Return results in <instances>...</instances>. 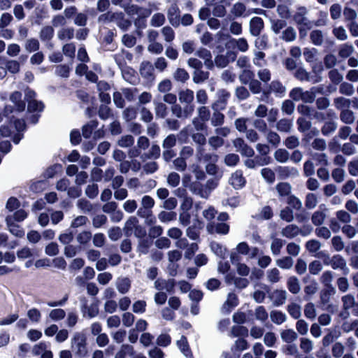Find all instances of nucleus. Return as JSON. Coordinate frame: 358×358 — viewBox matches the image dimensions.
Returning a JSON list of instances; mask_svg holds the SVG:
<instances>
[{"mask_svg": "<svg viewBox=\"0 0 358 358\" xmlns=\"http://www.w3.org/2000/svg\"><path fill=\"white\" fill-rule=\"evenodd\" d=\"M71 348L75 354L80 357H85L88 352L87 338L85 334L77 332L73 335Z\"/></svg>", "mask_w": 358, "mask_h": 358, "instance_id": "1", "label": "nucleus"}, {"mask_svg": "<svg viewBox=\"0 0 358 358\" xmlns=\"http://www.w3.org/2000/svg\"><path fill=\"white\" fill-rule=\"evenodd\" d=\"M27 124L24 119L15 118L10 120L8 124H3L0 127V134H20L26 130Z\"/></svg>", "mask_w": 358, "mask_h": 358, "instance_id": "2", "label": "nucleus"}, {"mask_svg": "<svg viewBox=\"0 0 358 358\" xmlns=\"http://www.w3.org/2000/svg\"><path fill=\"white\" fill-rule=\"evenodd\" d=\"M287 293L285 289H276L271 292L268 298L273 306L278 307L283 305L287 300Z\"/></svg>", "mask_w": 358, "mask_h": 358, "instance_id": "3", "label": "nucleus"}, {"mask_svg": "<svg viewBox=\"0 0 358 358\" xmlns=\"http://www.w3.org/2000/svg\"><path fill=\"white\" fill-rule=\"evenodd\" d=\"M217 96L218 99L213 104V108L215 110L225 109L230 93L225 89H221L217 91Z\"/></svg>", "mask_w": 358, "mask_h": 358, "instance_id": "4", "label": "nucleus"}, {"mask_svg": "<svg viewBox=\"0 0 358 358\" xmlns=\"http://www.w3.org/2000/svg\"><path fill=\"white\" fill-rule=\"evenodd\" d=\"M250 248L247 243L241 242L236 245V252H232L230 255V259L233 264L236 262H239V256L238 254L248 255L250 254Z\"/></svg>", "mask_w": 358, "mask_h": 358, "instance_id": "5", "label": "nucleus"}, {"mask_svg": "<svg viewBox=\"0 0 358 358\" xmlns=\"http://www.w3.org/2000/svg\"><path fill=\"white\" fill-rule=\"evenodd\" d=\"M167 16L171 24L177 27L180 24V9L178 5L174 3L171 5L167 11Z\"/></svg>", "mask_w": 358, "mask_h": 358, "instance_id": "6", "label": "nucleus"}, {"mask_svg": "<svg viewBox=\"0 0 358 358\" xmlns=\"http://www.w3.org/2000/svg\"><path fill=\"white\" fill-rule=\"evenodd\" d=\"M207 230L209 233H217L220 234H227L229 230V226L223 222H211L207 224Z\"/></svg>", "mask_w": 358, "mask_h": 358, "instance_id": "7", "label": "nucleus"}, {"mask_svg": "<svg viewBox=\"0 0 358 358\" xmlns=\"http://www.w3.org/2000/svg\"><path fill=\"white\" fill-rule=\"evenodd\" d=\"M238 305V299L236 294L229 293L227 295V300L224 303L222 307V312L223 313H229L232 309Z\"/></svg>", "mask_w": 358, "mask_h": 358, "instance_id": "8", "label": "nucleus"}, {"mask_svg": "<svg viewBox=\"0 0 358 358\" xmlns=\"http://www.w3.org/2000/svg\"><path fill=\"white\" fill-rule=\"evenodd\" d=\"M264 27V20L260 17H254L250 21V32L254 36H258Z\"/></svg>", "mask_w": 358, "mask_h": 358, "instance_id": "9", "label": "nucleus"}, {"mask_svg": "<svg viewBox=\"0 0 358 358\" xmlns=\"http://www.w3.org/2000/svg\"><path fill=\"white\" fill-rule=\"evenodd\" d=\"M141 204L143 208H140L137 214L141 217H145V214L148 213V210L152 208L155 205V200L148 195L143 196L141 199Z\"/></svg>", "mask_w": 358, "mask_h": 358, "instance_id": "10", "label": "nucleus"}, {"mask_svg": "<svg viewBox=\"0 0 358 358\" xmlns=\"http://www.w3.org/2000/svg\"><path fill=\"white\" fill-rule=\"evenodd\" d=\"M22 92L15 91L10 95V100L15 104V110L18 112H23L26 108V103L22 99Z\"/></svg>", "mask_w": 358, "mask_h": 358, "instance_id": "11", "label": "nucleus"}, {"mask_svg": "<svg viewBox=\"0 0 358 358\" xmlns=\"http://www.w3.org/2000/svg\"><path fill=\"white\" fill-rule=\"evenodd\" d=\"M229 182L234 187V188L238 189L245 186L246 180L243 177L241 171H236L234 173L231 174Z\"/></svg>", "mask_w": 358, "mask_h": 358, "instance_id": "12", "label": "nucleus"}, {"mask_svg": "<svg viewBox=\"0 0 358 358\" xmlns=\"http://www.w3.org/2000/svg\"><path fill=\"white\" fill-rule=\"evenodd\" d=\"M140 73L141 76L148 80H153L155 78L154 67L149 61H143L141 64Z\"/></svg>", "mask_w": 358, "mask_h": 358, "instance_id": "13", "label": "nucleus"}, {"mask_svg": "<svg viewBox=\"0 0 358 358\" xmlns=\"http://www.w3.org/2000/svg\"><path fill=\"white\" fill-rule=\"evenodd\" d=\"M116 36L117 33L115 32V29H108L101 40V44L106 46L110 45V47L108 48V50L114 51L117 48V45L113 43L114 37Z\"/></svg>", "mask_w": 358, "mask_h": 358, "instance_id": "14", "label": "nucleus"}, {"mask_svg": "<svg viewBox=\"0 0 358 358\" xmlns=\"http://www.w3.org/2000/svg\"><path fill=\"white\" fill-rule=\"evenodd\" d=\"M155 287L156 289L162 292L165 290L166 292H171L173 291L175 283L173 279L170 280H164L159 278L154 283Z\"/></svg>", "mask_w": 358, "mask_h": 358, "instance_id": "15", "label": "nucleus"}, {"mask_svg": "<svg viewBox=\"0 0 358 358\" xmlns=\"http://www.w3.org/2000/svg\"><path fill=\"white\" fill-rule=\"evenodd\" d=\"M226 282L228 284H234L238 289L245 288L249 285V280L248 279L236 277L231 273L226 276Z\"/></svg>", "mask_w": 358, "mask_h": 358, "instance_id": "16", "label": "nucleus"}, {"mask_svg": "<svg viewBox=\"0 0 358 358\" xmlns=\"http://www.w3.org/2000/svg\"><path fill=\"white\" fill-rule=\"evenodd\" d=\"M331 268L333 269H340L344 271L345 273H348L349 271L348 268L347 267V264L345 259L340 255H335L331 257Z\"/></svg>", "mask_w": 358, "mask_h": 358, "instance_id": "17", "label": "nucleus"}, {"mask_svg": "<svg viewBox=\"0 0 358 358\" xmlns=\"http://www.w3.org/2000/svg\"><path fill=\"white\" fill-rule=\"evenodd\" d=\"M131 282L129 278L126 277H120L116 280L115 286L117 291L122 294H124L129 292L131 288Z\"/></svg>", "mask_w": 358, "mask_h": 358, "instance_id": "18", "label": "nucleus"}, {"mask_svg": "<svg viewBox=\"0 0 358 358\" xmlns=\"http://www.w3.org/2000/svg\"><path fill=\"white\" fill-rule=\"evenodd\" d=\"M234 144L236 151L240 152L245 156L250 157L254 154L253 150L250 147L248 146L241 138H237L234 141Z\"/></svg>", "mask_w": 358, "mask_h": 358, "instance_id": "19", "label": "nucleus"}, {"mask_svg": "<svg viewBox=\"0 0 358 358\" xmlns=\"http://www.w3.org/2000/svg\"><path fill=\"white\" fill-rule=\"evenodd\" d=\"M6 222L7 224L8 231L13 235L20 238L22 237L24 235V230L19 225L15 224L13 220V217H6Z\"/></svg>", "mask_w": 358, "mask_h": 358, "instance_id": "20", "label": "nucleus"}, {"mask_svg": "<svg viewBox=\"0 0 358 358\" xmlns=\"http://www.w3.org/2000/svg\"><path fill=\"white\" fill-rule=\"evenodd\" d=\"M97 126L98 121L96 120H90L82 127V134H105L104 131L101 130L94 131Z\"/></svg>", "mask_w": 358, "mask_h": 358, "instance_id": "21", "label": "nucleus"}, {"mask_svg": "<svg viewBox=\"0 0 358 358\" xmlns=\"http://www.w3.org/2000/svg\"><path fill=\"white\" fill-rule=\"evenodd\" d=\"M81 311L84 316L87 315L90 318L96 316L99 313V308L96 304H91L87 306L86 301H83L81 306Z\"/></svg>", "mask_w": 358, "mask_h": 358, "instance_id": "22", "label": "nucleus"}, {"mask_svg": "<svg viewBox=\"0 0 358 358\" xmlns=\"http://www.w3.org/2000/svg\"><path fill=\"white\" fill-rule=\"evenodd\" d=\"M288 290L294 294H297L301 290V285L299 279L295 276H290L287 281Z\"/></svg>", "mask_w": 358, "mask_h": 358, "instance_id": "23", "label": "nucleus"}, {"mask_svg": "<svg viewBox=\"0 0 358 358\" xmlns=\"http://www.w3.org/2000/svg\"><path fill=\"white\" fill-rule=\"evenodd\" d=\"M138 220L134 217H130L125 222L124 231L126 236H129L133 234L134 230L138 226Z\"/></svg>", "mask_w": 358, "mask_h": 358, "instance_id": "24", "label": "nucleus"}, {"mask_svg": "<svg viewBox=\"0 0 358 358\" xmlns=\"http://www.w3.org/2000/svg\"><path fill=\"white\" fill-rule=\"evenodd\" d=\"M300 228L295 224H289L282 229L281 234L288 238H293L299 234Z\"/></svg>", "mask_w": 358, "mask_h": 358, "instance_id": "25", "label": "nucleus"}, {"mask_svg": "<svg viewBox=\"0 0 358 358\" xmlns=\"http://www.w3.org/2000/svg\"><path fill=\"white\" fill-rule=\"evenodd\" d=\"M134 356V350L133 346L128 344L122 345L120 350L117 352L115 355V358H126V357Z\"/></svg>", "mask_w": 358, "mask_h": 358, "instance_id": "26", "label": "nucleus"}, {"mask_svg": "<svg viewBox=\"0 0 358 358\" xmlns=\"http://www.w3.org/2000/svg\"><path fill=\"white\" fill-rule=\"evenodd\" d=\"M270 317L271 321L278 325L282 324L287 320L285 313L277 310H272L270 313Z\"/></svg>", "mask_w": 358, "mask_h": 358, "instance_id": "27", "label": "nucleus"}, {"mask_svg": "<svg viewBox=\"0 0 358 358\" xmlns=\"http://www.w3.org/2000/svg\"><path fill=\"white\" fill-rule=\"evenodd\" d=\"M297 110L299 113L302 114L303 115L311 117L312 116L314 117H317L319 114L322 115L321 113H319L314 109L311 108L307 105L304 104H299L297 106Z\"/></svg>", "mask_w": 358, "mask_h": 358, "instance_id": "28", "label": "nucleus"}, {"mask_svg": "<svg viewBox=\"0 0 358 358\" xmlns=\"http://www.w3.org/2000/svg\"><path fill=\"white\" fill-rule=\"evenodd\" d=\"M45 105L41 101H29L27 103V112L28 113H34V112H42L44 110Z\"/></svg>", "mask_w": 358, "mask_h": 358, "instance_id": "29", "label": "nucleus"}, {"mask_svg": "<svg viewBox=\"0 0 358 358\" xmlns=\"http://www.w3.org/2000/svg\"><path fill=\"white\" fill-rule=\"evenodd\" d=\"M116 20L117 26L123 31H127L131 25V21L126 19L122 12L118 13Z\"/></svg>", "mask_w": 358, "mask_h": 358, "instance_id": "30", "label": "nucleus"}, {"mask_svg": "<svg viewBox=\"0 0 358 358\" xmlns=\"http://www.w3.org/2000/svg\"><path fill=\"white\" fill-rule=\"evenodd\" d=\"M297 10L298 12L295 13L293 15V20L297 24L302 25V23H304V21H307V18L305 17L307 10L304 6H300Z\"/></svg>", "mask_w": 358, "mask_h": 358, "instance_id": "31", "label": "nucleus"}, {"mask_svg": "<svg viewBox=\"0 0 358 358\" xmlns=\"http://www.w3.org/2000/svg\"><path fill=\"white\" fill-rule=\"evenodd\" d=\"M281 338L286 343H292L296 340L297 334L293 329H285L280 333Z\"/></svg>", "mask_w": 358, "mask_h": 358, "instance_id": "32", "label": "nucleus"}, {"mask_svg": "<svg viewBox=\"0 0 358 358\" xmlns=\"http://www.w3.org/2000/svg\"><path fill=\"white\" fill-rule=\"evenodd\" d=\"M326 219V214L323 211L317 210L313 213L311 217V221L315 226H321Z\"/></svg>", "mask_w": 358, "mask_h": 358, "instance_id": "33", "label": "nucleus"}, {"mask_svg": "<svg viewBox=\"0 0 358 358\" xmlns=\"http://www.w3.org/2000/svg\"><path fill=\"white\" fill-rule=\"evenodd\" d=\"M53 36L54 29L51 26H45L40 31V38L43 41L51 40Z\"/></svg>", "mask_w": 358, "mask_h": 358, "instance_id": "34", "label": "nucleus"}, {"mask_svg": "<svg viewBox=\"0 0 358 358\" xmlns=\"http://www.w3.org/2000/svg\"><path fill=\"white\" fill-rule=\"evenodd\" d=\"M177 345L185 357L189 358L191 357L187 341L185 336H181L180 339L177 341Z\"/></svg>", "mask_w": 358, "mask_h": 358, "instance_id": "35", "label": "nucleus"}, {"mask_svg": "<svg viewBox=\"0 0 358 358\" xmlns=\"http://www.w3.org/2000/svg\"><path fill=\"white\" fill-rule=\"evenodd\" d=\"M266 277L268 280L271 283H276L279 282L281 278L280 271L276 268L268 270Z\"/></svg>", "mask_w": 358, "mask_h": 358, "instance_id": "36", "label": "nucleus"}, {"mask_svg": "<svg viewBox=\"0 0 358 358\" xmlns=\"http://www.w3.org/2000/svg\"><path fill=\"white\" fill-rule=\"evenodd\" d=\"M248 333V329L245 327L235 325L232 327L229 335L231 337L245 336Z\"/></svg>", "mask_w": 358, "mask_h": 358, "instance_id": "37", "label": "nucleus"}, {"mask_svg": "<svg viewBox=\"0 0 358 358\" xmlns=\"http://www.w3.org/2000/svg\"><path fill=\"white\" fill-rule=\"evenodd\" d=\"M287 312L294 319H299L301 317V306L295 303L289 304L287 307Z\"/></svg>", "mask_w": 358, "mask_h": 358, "instance_id": "38", "label": "nucleus"}, {"mask_svg": "<svg viewBox=\"0 0 358 358\" xmlns=\"http://www.w3.org/2000/svg\"><path fill=\"white\" fill-rule=\"evenodd\" d=\"M92 238V236L90 231H82L81 232L78 234L76 236V240L79 244L86 245L91 241Z\"/></svg>", "mask_w": 358, "mask_h": 358, "instance_id": "39", "label": "nucleus"}, {"mask_svg": "<svg viewBox=\"0 0 358 358\" xmlns=\"http://www.w3.org/2000/svg\"><path fill=\"white\" fill-rule=\"evenodd\" d=\"M211 250L218 257L224 258L227 254L226 248L216 242L210 243Z\"/></svg>", "mask_w": 358, "mask_h": 358, "instance_id": "40", "label": "nucleus"}, {"mask_svg": "<svg viewBox=\"0 0 358 358\" xmlns=\"http://www.w3.org/2000/svg\"><path fill=\"white\" fill-rule=\"evenodd\" d=\"M341 120L345 124H352L355 120L354 113L348 109L343 110L340 114Z\"/></svg>", "mask_w": 358, "mask_h": 358, "instance_id": "41", "label": "nucleus"}, {"mask_svg": "<svg viewBox=\"0 0 358 358\" xmlns=\"http://www.w3.org/2000/svg\"><path fill=\"white\" fill-rule=\"evenodd\" d=\"M293 259L290 257H285L276 260V265L283 269H289L293 266Z\"/></svg>", "mask_w": 358, "mask_h": 358, "instance_id": "42", "label": "nucleus"}, {"mask_svg": "<svg viewBox=\"0 0 358 358\" xmlns=\"http://www.w3.org/2000/svg\"><path fill=\"white\" fill-rule=\"evenodd\" d=\"M311 42L315 45H321L323 43V35L320 30H313L310 32Z\"/></svg>", "mask_w": 358, "mask_h": 358, "instance_id": "43", "label": "nucleus"}, {"mask_svg": "<svg viewBox=\"0 0 358 358\" xmlns=\"http://www.w3.org/2000/svg\"><path fill=\"white\" fill-rule=\"evenodd\" d=\"M137 115V109L135 107L129 106L123 111L124 119L127 122H130L134 120Z\"/></svg>", "mask_w": 358, "mask_h": 358, "instance_id": "44", "label": "nucleus"}, {"mask_svg": "<svg viewBox=\"0 0 358 358\" xmlns=\"http://www.w3.org/2000/svg\"><path fill=\"white\" fill-rule=\"evenodd\" d=\"M179 99L181 102L191 103L194 99V92L191 90L181 91L179 94Z\"/></svg>", "mask_w": 358, "mask_h": 358, "instance_id": "45", "label": "nucleus"}, {"mask_svg": "<svg viewBox=\"0 0 358 358\" xmlns=\"http://www.w3.org/2000/svg\"><path fill=\"white\" fill-rule=\"evenodd\" d=\"M292 127V121L289 119H281L277 122L276 127L281 132H288Z\"/></svg>", "mask_w": 358, "mask_h": 358, "instance_id": "46", "label": "nucleus"}, {"mask_svg": "<svg viewBox=\"0 0 358 358\" xmlns=\"http://www.w3.org/2000/svg\"><path fill=\"white\" fill-rule=\"evenodd\" d=\"M176 215L175 212L162 211L159 213L158 218L162 222H168L176 220Z\"/></svg>", "mask_w": 358, "mask_h": 358, "instance_id": "47", "label": "nucleus"}, {"mask_svg": "<svg viewBox=\"0 0 358 358\" xmlns=\"http://www.w3.org/2000/svg\"><path fill=\"white\" fill-rule=\"evenodd\" d=\"M296 123L298 125V130L301 133L308 131L311 127L310 122L303 117H299Z\"/></svg>", "mask_w": 358, "mask_h": 358, "instance_id": "48", "label": "nucleus"}, {"mask_svg": "<svg viewBox=\"0 0 358 358\" xmlns=\"http://www.w3.org/2000/svg\"><path fill=\"white\" fill-rule=\"evenodd\" d=\"M66 316V312L62 308H55L49 313V317L54 321H58L64 319Z\"/></svg>", "mask_w": 358, "mask_h": 358, "instance_id": "49", "label": "nucleus"}, {"mask_svg": "<svg viewBox=\"0 0 358 358\" xmlns=\"http://www.w3.org/2000/svg\"><path fill=\"white\" fill-rule=\"evenodd\" d=\"M334 104L338 109H348L350 106L351 101L348 99L340 96L334 99Z\"/></svg>", "mask_w": 358, "mask_h": 358, "instance_id": "50", "label": "nucleus"}, {"mask_svg": "<svg viewBox=\"0 0 358 358\" xmlns=\"http://www.w3.org/2000/svg\"><path fill=\"white\" fill-rule=\"evenodd\" d=\"M282 38L286 42H291L296 38V31L292 27H288L282 32Z\"/></svg>", "mask_w": 358, "mask_h": 358, "instance_id": "51", "label": "nucleus"}, {"mask_svg": "<svg viewBox=\"0 0 358 358\" xmlns=\"http://www.w3.org/2000/svg\"><path fill=\"white\" fill-rule=\"evenodd\" d=\"M261 174L264 179L268 183H273L275 180V173L269 168H264L261 170Z\"/></svg>", "mask_w": 358, "mask_h": 358, "instance_id": "52", "label": "nucleus"}, {"mask_svg": "<svg viewBox=\"0 0 358 358\" xmlns=\"http://www.w3.org/2000/svg\"><path fill=\"white\" fill-rule=\"evenodd\" d=\"M315 232L317 237L324 239H329L331 236L330 229L327 227L320 226L315 229Z\"/></svg>", "mask_w": 358, "mask_h": 358, "instance_id": "53", "label": "nucleus"}, {"mask_svg": "<svg viewBox=\"0 0 358 358\" xmlns=\"http://www.w3.org/2000/svg\"><path fill=\"white\" fill-rule=\"evenodd\" d=\"M300 348L303 352L309 353L313 348V341L307 338H301L300 339Z\"/></svg>", "mask_w": 358, "mask_h": 358, "instance_id": "54", "label": "nucleus"}, {"mask_svg": "<svg viewBox=\"0 0 358 358\" xmlns=\"http://www.w3.org/2000/svg\"><path fill=\"white\" fill-rule=\"evenodd\" d=\"M321 248V243L316 239H312L306 242V248L309 252L314 253L317 252Z\"/></svg>", "mask_w": 358, "mask_h": 358, "instance_id": "55", "label": "nucleus"}, {"mask_svg": "<svg viewBox=\"0 0 358 358\" xmlns=\"http://www.w3.org/2000/svg\"><path fill=\"white\" fill-rule=\"evenodd\" d=\"M317 204V197L313 193H309L306 195L305 206L308 209H313L316 207Z\"/></svg>", "mask_w": 358, "mask_h": 358, "instance_id": "56", "label": "nucleus"}, {"mask_svg": "<svg viewBox=\"0 0 358 358\" xmlns=\"http://www.w3.org/2000/svg\"><path fill=\"white\" fill-rule=\"evenodd\" d=\"M276 189L280 196H287L291 192V186L287 182H280L276 185Z\"/></svg>", "mask_w": 358, "mask_h": 358, "instance_id": "57", "label": "nucleus"}, {"mask_svg": "<svg viewBox=\"0 0 358 358\" xmlns=\"http://www.w3.org/2000/svg\"><path fill=\"white\" fill-rule=\"evenodd\" d=\"M343 307L345 310H348L352 308L355 305V297L352 294H346L341 298Z\"/></svg>", "mask_w": 358, "mask_h": 358, "instance_id": "58", "label": "nucleus"}, {"mask_svg": "<svg viewBox=\"0 0 358 358\" xmlns=\"http://www.w3.org/2000/svg\"><path fill=\"white\" fill-rule=\"evenodd\" d=\"M98 115L101 120H107L112 114L111 109L106 105L101 104L99 106Z\"/></svg>", "mask_w": 358, "mask_h": 358, "instance_id": "59", "label": "nucleus"}, {"mask_svg": "<svg viewBox=\"0 0 358 358\" xmlns=\"http://www.w3.org/2000/svg\"><path fill=\"white\" fill-rule=\"evenodd\" d=\"M339 92L346 96H351L354 93L353 85L349 83L343 82L340 85Z\"/></svg>", "mask_w": 358, "mask_h": 358, "instance_id": "60", "label": "nucleus"}, {"mask_svg": "<svg viewBox=\"0 0 358 358\" xmlns=\"http://www.w3.org/2000/svg\"><path fill=\"white\" fill-rule=\"evenodd\" d=\"M283 241L280 238H275L273 240L271 245V250L274 255H278L280 253V250L283 246Z\"/></svg>", "mask_w": 358, "mask_h": 358, "instance_id": "61", "label": "nucleus"}, {"mask_svg": "<svg viewBox=\"0 0 358 358\" xmlns=\"http://www.w3.org/2000/svg\"><path fill=\"white\" fill-rule=\"evenodd\" d=\"M146 302L143 300H138L134 303L132 306V310L137 314H142L145 313L146 308Z\"/></svg>", "mask_w": 358, "mask_h": 358, "instance_id": "62", "label": "nucleus"}, {"mask_svg": "<svg viewBox=\"0 0 358 358\" xmlns=\"http://www.w3.org/2000/svg\"><path fill=\"white\" fill-rule=\"evenodd\" d=\"M165 22V17L161 13H157L153 15L151 19V25L153 27H161Z\"/></svg>", "mask_w": 358, "mask_h": 358, "instance_id": "63", "label": "nucleus"}, {"mask_svg": "<svg viewBox=\"0 0 358 358\" xmlns=\"http://www.w3.org/2000/svg\"><path fill=\"white\" fill-rule=\"evenodd\" d=\"M275 159L281 163L286 162L289 159V152L283 149H278L274 154Z\"/></svg>", "mask_w": 358, "mask_h": 358, "instance_id": "64", "label": "nucleus"}]
</instances>
